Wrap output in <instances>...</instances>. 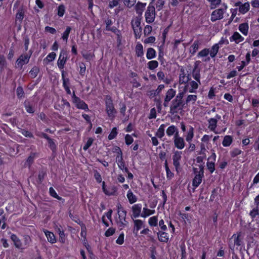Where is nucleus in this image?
Returning <instances> with one entry per match:
<instances>
[{
  "instance_id": "1",
  "label": "nucleus",
  "mask_w": 259,
  "mask_h": 259,
  "mask_svg": "<svg viewBox=\"0 0 259 259\" xmlns=\"http://www.w3.org/2000/svg\"><path fill=\"white\" fill-rule=\"evenodd\" d=\"M243 236L241 232L234 234L230 239L229 247L232 250L238 249L242 245Z\"/></svg>"
},
{
  "instance_id": "2",
  "label": "nucleus",
  "mask_w": 259,
  "mask_h": 259,
  "mask_svg": "<svg viewBox=\"0 0 259 259\" xmlns=\"http://www.w3.org/2000/svg\"><path fill=\"white\" fill-rule=\"evenodd\" d=\"M198 82L193 80H190L188 83L186 84L185 90L184 91L181 90L180 93H178L177 98H179L180 99H182L184 95L187 92L191 93H195L196 90L198 88Z\"/></svg>"
},
{
  "instance_id": "3",
  "label": "nucleus",
  "mask_w": 259,
  "mask_h": 259,
  "mask_svg": "<svg viewBox=\"0 0 259 259\" xmlns=\"http://www.w3.org/2000/svg\"><path fill=\"white\" fill-rule=\"evenodd\" d=\"M126 211L123 208L118 207V217L116 218V222L120 230L122 229L126 225Z\"/></svg>"
},
{
  "instance_id": "4",
  "label": "nucleus",
  "mask_w": 259,
  "mask_h": 259,
  "mask_svg": "<svg viewBox=\"0 0 259 259\" xmlns=\"http://www.w3.org/2000/svg\"><path fill=\"white\" fill-rule=\"evenodd\" d=\"M154 7L150 4L147 8L145 13V21L147 23H152L155 18V10Z\"/></svg>"
},
{
  "instance_id": "5",
  "label": "nucleus",
  "mask_w": 259,
  "mask_h": 259,
  "mask_svg": "<svg viewBox=\"0 0 259 259\" xmlns=\"http://www.w3.org/2000/svg\"><path fill=\"white\" fill-rule=\"evenodd\" d=\"M106 111L109 118L113 119L115 117L116 110L114 108L111 98L107 96L106 99Z\"/></svg>"
},
{
  "instance_id": "6",
  "label": "nucleus",
  "mask_w": 259,
  "mask_h": 259,
  "mask_svg": "<svg viewBox=\"0 0 259 259\" xmlns=\"http://www.w3.org/2000/svg\"><path fill=\"white\" fill-rule=\"evenodd\" d=\"M190 79L189 78V75H187L185 73L184 70H181V73L179 76V85L178 87L179 93L181 90H184L186 85L189 82Z\"/></svg>"
},
{
  "instance_id": "7",
  "label": "nucleus",
  "mask_w": 259,
  "mask_h": 259,
  "mask_svg": "<svg viewBox=\"0 0 259 259\" xmlns=\"http://www.w3.org/2000/svg\"><path fill=\"white\" fill-rule=\"evenodd\" d=\"M227 9V6L224 4L223 7L213 11L211 15L210 20L212 22L222 19L223 18V15Z\"/></svg>"
},
{
  "instance_id": "8",
  "label": "nucleus",
  "mask_w": 259,
  "mask_h": 259,
  "mask_svg": "<svg viewBox=\"0 0 259 259\" xmlns=\"http://www.w3.org/2000/svg\"><path fill=\"white\" fill-rule=\"evenodd\" d=\"M137 0H112L109 2V7L113 8L117 6L120 2H122L124 5L128 8H132L136 4Z\"/></svg>"
},
{
  "instance_id": "9",
  "label": "nucleus",
  "mask_w": 259,
  "mask_h": 259,
  "mask_svg": "<svg viewBox=\"0 0 259 259\" xmlns=\"http://www.w3.org/2000/svg\"><path fill=\"white\" fill-rule=\"evenodd\" d=\"M65 53L61 52L58 60V66L59 69L61 70L62 77V83L63 85L65 87V72L64 70V67L65 65Z\"/></svg>"
},
{
  "instance_id": "10",
  "label": "nucleus",
  "mask_w": 259,
  "mask_h": 259,
  "mask_svg": "<svg viewBox=\"0 0 259 259\" xmlns=\"http://www.w3.org/2000/svg\"><path fill=\"white\" fill-rule=\"evenodd\" d=\"M30 58V55L22 54L17 60L16 67L22 69L24 65L27 64Z\"/></svg>"
},
{
  "instance_id": "11",
  "label": "nucleus",
  "mask_w": 259,
  "mask_h": 259,
  "mask_svg": "<svg viewBox=\"0 0 259 259\" xmlns=\"http://www.w3.org/2000/svg\"><path fill=\"white\" fill-rule=\"evenodd\" d=\"M72 97V102L75 104V106L78 109H81L85 110H88V105L83 101L80 100L78 98L75 96L74 92H73Z\"/></svg>"
},
{
  "instance_id": "12",
  "label": "nucleus",
  "mask_w": 259,
  "mask_h": 259,
  "mask_svg": "<svg viewBox=\"0 0 259 259\" xmlns=\"http://www.w3.org/2000/svg\"><path fill=\"white\" fill-rule=\"evenodd\" d=\"M132 25L136 36L140 37V34L141 32L142 29L140 27L141 21L140 19L137 17L135 18L132 21Z\"/></svg>"
},
{
  "instance_id": "13",
  "label": "nucleus",
  "mask_w": 259,
  "mask_h": 259,
  "mask_svg": "<svg viewBox=\"0 0 259 259\" xmlns=\"http://www.w3.org/2000/svg\"><path fill=\"white\" fill-rule=\"evenodd\" d=\"M174 142L175 146L179 149H182L184 148L185 143L184 139L180 137L179 133L177 132L174 137Z\"/></svg>"
},
{
  "instance_id": "14",
  "label": "nucleus",
  "mask_w": 259,
  "mask_h": 259,
  "mask_svg": "<svg viewBox=\"0 0 259 259\" xmlns=\"http://www.w3.org/2000/svg\"><path fill=\"white\" fill-rule=\"evenodd\" d=\"M182 152L179 151H176L174 153L172 156L173 164L175 166L176 170H178V168L180 166V161L182 159Z\"/></svg>"
},
{
  "instance_id": "15",
  "label": "nucleus",
  "mask_w": 259,
  "mask_h": 259,
  "mask_svg": "<svg viewBox=\"0 0 259 259\" xmlns=\"http://www.w3.org/2000/svg\"><path fill=\"white\" fill-rule=\"evenodd\" d=\"M216 155L214 153H212V154L208 158V161L206 163V166L208 170L211 173H212L214 170V162L215 161Z\"/></svg>"
},
{
  "instance_id": "16",
  "label": "nucleus",
  "mask_w": 259,
  "mask_h": 259,
  "mask_svg": "<svg viewBox=\"0 0 259 259\" xmlns=\"http://www.w3.org/2000/svg\"><path fill=\"white\" fill-rule=\"evenodd\" d=\"M203 168H201L198 173L196 175L193 180V186L197 187L201 184L203 177Z\"/></svg>"
},
{
  "instance_id": "17",
  "label": "nucleus",
  "mask_w": 259,
  "mask_h": 259,
  "mask_svg": "<svg viewBox=\"0 0 259 259\" xmlns=\"http://www.w3.org/2000/svg\"><path fill=\"white\" fill-rule=\"evenodd\" d=\"M133 215L134 218H136L141 215L142 205L141 204H136L132 207Z\"/></svg>"
},
{
  "instance_id": "18",
  "label": "nucleus",
  "mask_w": 259,
  "mask_h": 259,
  "mask_svg": "<svg viewBox=\"0 0 259 259\" xmlns=\"http://www.w3.org/2000/svg\"><path fill=\"white\" fill-rule=\"evenodd\" d=\"M244 39V38L238 32H235L230 37V41H234L236 44H239L243 41Z\"/></svg>"
},
{
  "instance_id": "19",
  "label": "nucleus",
  "mask_w": 259,
  "mask_h": 259,
  "mask_svg": "<svg viewBox=\"0 0 259 259\" xmlns=\"http://www.w3.org/2000/svg\"><path fill=\"white\" fill-rule=\"evenodd\" d=\"M175 95L176 91L174 89H170L167 91L164 99V106H166V103H168L173 98Z\"/></svg>"
},
{
  "instance_id": "20",
  "label": "nucleus",
  "mask_w": 259,
  "mask_h": 259,
  "mask_svg": "<svg viewBox=\"0 0 259 259\" xmlns=\"http://www.w3.org/2000/svg\"><path fill=\"white\" fill-rule=\"evenodd\" d=\"M102 189L104 193L106 195L109 196L113 195L116 192V189L113 187L106 188L105 187V184L104 182H103L102 183Z\"/></svg>"
},
{
  "instance_id": "21",
  "label": "nucleus",
  "mask_w": 259,
  "mask_h": 259,
  "mask_svg": "<svg viewBox=\"0 0 259 259\" xmlns=\"http://www.w3.org/2000/svg\"><path fill=\"white\" fill-rule=\"evenodd\" d=\"M208 128L213 132L215 134H218L219 133L218 132L215 131V128L217 127V119L214 118H210L208 120Z\"/></svg>"
},
{
  "instance_id": "22",
  "label": "nucleus",
  "mask_w": 259,
  "mask_h": 259,
  "mask_svg": "<svg viewBox=\"0 0 259 259\" xmlns=\"http://www.w3.org/2000/svg\"><path fill=\"white\" fill-rule=\"evenodd\" d=\"M11 239L14 242V245L16 246V247L21 249H23L24 248L21 241L19 239V238L17 237L16 235L14 234L12 235Z\"/></svg>"
},
{
  "instance_id": "23",
  "label": "nucleus",
  "mask_w": 259,
  "mask_h": 259,
  "mask_svg": "<svg viewBox=\"0 0 259 259\" xmlns=\"http://www.w3.org/2000/svg\"><path fill=\"white\" fill-rule=\"evenodd\" d=\"M146 4L141 2H138L135 6V10L136 13L138 14L141 15L146 7Z\"/></svg>"
},
{
  "instance_id": "24",
  "label": "nucleus",
  "mask_w": 259,
  "mask_h": 259,
  "mask_svg": "<svg viewBox=\"0 0 259 259\" xmlns=\"http://www.w3.org/2000/svg\"><path fill=\"white\" fill-rule=\"evenodd\" d=\"M155 212V210H152L148 208L146 205L143 209V211L141 214V217L143 218H146L150 215L154 214Z\"/></svg>"
},
{
  "instance_id": "25",
  "label": "nucleus",
  "mask_w": 259,
  "mask_h": 259,
  "mask_svg": "<svg viewBox=\"0 0 259 259\" xmlns=\"http://www.w3.org/2000/svg\"><path fill=\"white\" fill-rule=\"evenodd\" d=\"M200 42L198 40H195L193 45L190 47L189 52L192 55H194L199 49Z\"/></svg>"
},
{
  "instance_id": "26",
  "label": "nucleus",
  "mask_w": 259,
  "mask_h": 259,
  "mask_svg": "<svg viewBox=\"0 0 259 259\" xmlns=\"http://www.w3.org/2000/svg\"><path fill=\"white\" fill-rule=\"evenodd\" d=\"M158 239L160 241L166 242L168 241L169 237L167 233L160 231L157 233Z\"/></svg>"
},
{
  "instance_id": "27",
  "label": "nucleus",
  "mask_w": 259,
  "mask_h": 259,
  "mask_svg": "<svg viewBox=\"0 0 259 259\" xmlns=\"http://www.w3.org/2000/svg\"><path fill=\"white\" fill-rule=\"evenodd\" d=\"M44 232L49 242H50L51 243H54L56 242L55 236L52 232L47 230H44Z\"/></svg>"
},
{
  "instance_id": "28",
  "label": "nucleus",
  "mask_w": 259,
  "mask_h": 259,
  "mask_svg": "<svg viewBox=\"0 0 259 259\" xmlns=\"http://www.w3.org/2000/svg\"><path fill=\"white\" fill-rule=\"evenodd\" d=\"M194 128L193 127L190 126L189 130L187 132V134L186 136V141L188 143L191 142L194 137Z\"/></svg>"
},
{
  "instance_id": "29",
  "label": "nucleus",
  "mask_w": 259,
  "mask_h": 259,
  "mask_svg": "<svg viewBox=\"0 0 259 259\" xmlns=\"http://www.w3.org/2000/svg\"><path fill=\"white\" fill-rule=\"evenodd\" d=\"M249 26L247 23H244L239 25V30L244 35L246 36L248 34Z\"/></svg>"
},
{
  "instance_id": "30",
  "label": "nucleus",
  "mask_w": 259,
  "mask_h": 259,
  "mask_svg": "<svg viewBox=\"0 0 259 259\" xmlns=\"http://www.w3.org/2000/svg\"><path fill=\"white\" fill-rule=\"evenodd\" d=\"M250 8V5L248 3H245L243 4H241L239 7V12L241 14H245L247 13Z\"/></svg>"
},
{
  "instance_id": "31",
  "label": "nucleus",
  "mask_w": 259,
  "mask_h": 259,
  "mask_svg": "<svg viewBox=\"0 0 259 259\" xmlns=\"http://www.w3.org/2000/svg\"><path fill=\"white\" fill-rule=\"evenodd\" d=\"M157 76L160 80L162 81L166 84H169L170 82V80L165 77V75L162 71L158 72Z\"/></svg>"
},
{
  "instance_id": "32",
  "label": "nucleus",
  "mask_w": 259,
  "mask_h": 259,
  "mask_svg": "<svg viewBox=\"0 0 259 259\" xmlns=\"http://www.w3.org/2000/svg\"><path fill=\"white\" fill-rule=\"evenodd\" d=\"M197 99V96L195 95H189L187 96L186 103L187 105L194 104Z\"/></svg>"
},
{
  "instance_id": "33",
  "label": "nucleus",
  "mask_w": 259,
  "mask_h": 259,
  "mask_svg": "<svg viewBox=\"0 0 259 259\" xmlns=\"http://www.w3.org/2000/svg\"><path fill=\"white\" fill-rule=\"evenodd\" d=\"M177 132H178V130H177V127L174 125H172L169 126L167 128L166 131V133L167 135L169 137H170L174 135H175V134Z\"/></svg>"
},
{
  "instance_id": "34",
  "label": "nucleus",
  "mask_w": 259,
  "mask_h": 259,
  "mask_svg": "<svg viewBox=\"0 0 259 259\" xmlns=\"http://www.w3.org/2000/svg\"><path fill=\"white\" fill-rule=\"evenodd\" d=\"M156 56V51L152 48H148L147 49L146 53V57L148 59H152L154 58Z\"/></svg>"
},
{
  "instance_id": "35",
  "label": "nucleus",
  "mask_w": 259,
  "mask_h": 259,
  "mask_svg": "<svg viewBox=\"0 0 259 259\" xmlns=\"http://www.w3.org/2000/svg\"><path fill=\"white\" fill-rule=\"evenodd\" d=\"M233 138L230 136H225L222 142V144L224 147L229 146L232 143Z\"/></svg>"
},
{
  "instance_id": "36",
  "label": "nucleus",
  "mask_w": 259,
  "mask_h": 259,
  "mask_svg": "<svg viewBox=\"0 0 259 259\" xmlns=\"http://www.w3.org/2000/svg\"><path fill=\"white\" fill-rule=\"evenodd\" d=\"M127 197L131 204H133L136 202L137 200L136 196L133 194V193L129 190L127 193Z\"/></svg>"
},
{
  "instance_id": "37",
  "label": "nucleus",
  "mask_w": 259,
  "mask_h": 259,
  "mask_svg": "<svg viewBox=\"0 0 259 259\" xmlns=\"http://www.w3.org/2000/svg\"><path fill=\"white\" fill-rule=\"evenodd\" d=\"M219 49V45L217 44L214 45L212 47V48H211V50H209V53L211 57L213 58L216 56V55L217 54V53L218 52Z\"/></svg>"
},
{
  "instance_id": "38",
  "label": "nucleus",
  "mask_w": 259,
  "mask_h": 259,
  "mask_svg": "<svg viewBox=\"0 0 259 259\" xmlns=\"http://www.w3.org/2000/svg\"><path fill=\"white\" fill-rule=\"evenodd\" d=\"M136 53L138 57H141L143 55V46L140 43H138L136 46Z\"/></svg>"
},
{
  "instance_id": "39",
  "label": "nucleus",
  "mask_w": 259,
  "mask_h": 259,
  "mask_svg": "<svg viewBox=\"0 0 259 259\" xmlns=\"http://www.w3.org/2000/svg\"><path fill=\"white\" fill-rule=\"evenodd\" d=\"M164 128L165 125L164 124H161L156 133V136L159 138H162L164 135Z\"/></svg>"
},
{
  "instance_id": "40",
  "label": "nucleus",
  "mask_w": 259,
  "mask_h": 259,
  "mask_svg": "<svg viewBox=\"0 0 259 259\" xmlns=\"http://www.w3.org/2000/svg\"><path fill=\"white\" fill-rule=\"evenodd\" d=\"M105 23L106 25V28L107 30L111 31L114 32H115L117 30L115 27H111V25L112 24V21L111 19H108L106 20Z\"/></svg>"
},
{
  "instance_id": "41",
  "label": "nucleus",
  "mask_w": 259,
  "mask_h": 259,
  "mask_svg": "<svg viewBox=\"0 0 259 259\" xmlns=\"http://www.w3.org/2000/svg\"><path fill=\"white\" fill-rule=\"evenodd\" d=\"M158 217L157 216H153L150 217L148 220V224L150 226L155 227L157 225Z\"/></svg>"
},
{
  "instance_id": "42",
  "label": "nucleus",
  "mask_w": 259,
  "mask_h": 259,
  "mask_svg": "<svg viewBox=\"0 0 259 259\" xmlns=\"http://www.w3.org/2000/svg\"><path fill=\"white\" fill-rule=\"evenodd\" d=\"M158 66V62L156 60L150 61L148 63V67L150 70H154Z\"/></svg>"
},
{
  "instance_id": "43",
  "label": "nucleus",
  "mask_w": 259,
  "mask_h": 259,
  "mask_svg": "<svg viewBox=\"0 0 259 259\" xmlns=\"http://www.w3.org/2000/svg\"><path fill=\"white\" fill-rule=\"evenodd\" d=\"M83 57L88 61H91L94 58V55L91 52H83Z\"/></svg>"
},
{
  "instance_id": "44",
  "label": "nucleus",
  "mask_w": 259,
  "mask_h": 259,
  "mask_svg": "<svg viewBox=\"0 0 259 259\" xmlns=\"http://www.w3.org/2000/svg\"><path fill=\"white\" fill-rule=\"evenodd\" d=\"M164 166L166 172V177L170 180L173 177L174 174L170 170L166 161L164 163Z\"/></svg>"
},
{
  "instance_id": "45",
  "label": "nucleus",
  "mask_w": 259,
  "mask_h": 259,
  "mask_svg": "<svg viewBox=\"0 0 259 259\" xmlns=\"http://www.w3.org/2000/svg\"><path fill=\"white\" fill-rule=\"evenodd\" d=\"M24 18V12L22 10L19 11L16 14V20L21 23Z\"/></svg>"
},
{
  "instance_id": "46",
  "label": "nucleus",
  "mask_w": 259,
  "mask_h": 259,
  "mask_svg": "<svg viewBox=\"0 0 259 259\" xmlns=\"http://www.w3.org/2000/svg\"><path fill=\"white\" fill-rule=\"evenodd\" d=\"M209 53V50L208 49H204L199 52L197 55L198 57H204L207 56Z\"/></svg>"
},
{
  "instance_id": "47",
  "label": "nucleus",
  "mask_w": 259,
  "mask_h": 259,
  "mask_svg": "<svg viewBox=\"0 0 259 259\" xmlns=\"http://www.w3.org/2000/svg\"><path fill=\"white\" fill-rule=\"evenodd\" d=\"M134 224L135 227L137 231H139V230H140L142 228L143 225V222L140 220H135L134 221Z\"/></svg>"
},
{
  "instance_id": "48",
  "label": "nucleus",
  "mask_w": 259,
  "mask_h": 259,
  "mask_svg": "<svg viewBox=\"0 0 259 259\" xmlns=\"http://www.w3.org/2000/svg\"><path fill=\"white\" fill-rule=\"evenodd\" d=\"M117 135V128L116 127H114L112 128L111 133L108 136V139L109 140H111L114 139Z\"/></svg>"
},
{
  "instance_id": "49",
  "label": "nucleus",
  "mask_w": 259,
  "mask_h": 259,
  "mask_svg": "<svg viewBox=\"0 0 259 259\" xmlns=\"http://www.w3.org/2000/svg\"><path fill=\"white\" fill-rule=\"evenodd\" d=\"M38 71V68L37 67H34L30 71L29 73L31 77L34 78L37 76Z\"/></svg>"
},
{
  "instance_id": "50",
  "label": "nucleus",
  "mask_w": 259,
  "mask_h": 259,
  "mask_svg": "<svg viewBox=\"0 0 259 259\" xmlns=\"http://www.w3.org/2000/svg\"><path fill=\"white\" fill-rule=\"evenodd\" d=\"M94 139L92 138L88 139L87 142L85 143L83 147V149L86 151L93 144Z\"/></svg>"
},
{
  "instance_id": "51",
  "label": "nucleus",
  "mask_w": 259,
  "mask_h": 259,
  "mask_svg": "<svg viewBox=\"0 0 259 259\" xmlns=\"http://www.w3.org/2000/svg\"><path fill=\"white\" fill-rule=\"evenodd\" d=\"M44 137L48 140V144L50 148L52 150H54L55 148V144L54 142L51 139H49L46 135H44Z\"/></svg>"
},
{
  "instance_id": "52",
  "label": "nucleus",
  "mask_w": 259,
  "mask_h": 259,
  "mask_svg": "<svg viewBox=\"0 0 259 259\" xmlns=\"http://www.w3.org/2000/svg\"><path fill=\"white\" fill-rule=\"evenodd\" d=\"M55 57L56 54L55 53L52 52L47 56L44 61H48V62L52 61L55 59Z\"/></svg>"
},
{
  "instance_id": "53",
  "label": "nucleus",
  "mask_w": 259,
  "mask_h": 259,
  "mask_svg": "<svg viewBox=\"0 0 259 259\" xmlns=\"http://www.w3.org/2000/svg\"><path fill=\"white\" fill-rule=\"evenodd\" d=\"M211 4V8H215L221 3V0H208Z\"/></svg>"
},
{
  "instance_id": "54",
  "label": "nucleus",
  "mask_w": 259,
  "mask_h": 259,
  "mask_svg": "<svg viewBox=\"0 0 259 259\" xmlns=\"http://www.w3.org/2000/svg\"><path fill=\"white\" fill-rule=\"evenodd\" d=\"M124 234L121 233L116 241V243L119 245L122 244L124 242Z\"/></svg>"
},
{
  "instance_id": "55",
  "label": "nucleus",
  "mask_w": 259,
  "mask_h": 259,
  "mask_svg": "<svg viewBox=\"0 0 259 259\" xmlns=\"http://www.w3.org/2000/svg\"><path fill=\"white\" fill-rule=\"evenodd\" d=\"M20 132L23 135H24L26 137H29V138L33 137L32 134L27 130L22 129V130H21Z\"/></svg>"
},
{
  "instance_id": "56",
  "label": "nucleus",
  "mask_w": 259,
  "mask_h": 259,
  "mask_svg": "<svg viewBox=\"0 0 259 259\" xmlns=\"http://www.w3.org/2000/svg\"><path fill=\"white\" fill-rule=\"evenodd\" d=\"M152 28L150 25H146L144 29V33L145 35H149L152 31Z\"/></svg>"
},
{
  "instance_id": "57",
  "label": "nucleus",
  "mask_w": 259,
  "mask_h": 259,
  "mask_svg": "<svg viewBox=\"0 0 259 259\" xmlns=\"http://www.w3.org/2000/svg\"><path fill=\"white\" fill-rule=\"evenodd\" d=\"M164 4L163 0H158L156 2V7L158 11L160 10Z\"/></svg>"
},
{
  "instance_id": "58",
  "label": "nucleus",
  "mask_w": 259,
  "mask_h": 259,
  "mask_svg": "<svg viewBox=\"0 0 259 259\" xmlns=\"http://www.w3.org/2000/svg\"><path fill=\"white\" fill-rule=\"evenodd\" d=\"M65 11V7L63 5H60L58 7V15L60 17H62L64 15V13Z\"/></svg>"
},
{
  "instance_id": "59",
  "label": "nucleus",
  "mask_w": 259,
  "mask_h": 259,
  "mask_svg": "<svg viewBox=\"0 0 259 259\" xmlns=\"http://www.w3.org/2000/svg\"><path fill=\"white\" fill-rule=\"evenodd\" d=\"M25 109L28 113H32L34 112L33 108L29 105L28 102H25Z\"/></svg>"
},
{
  "instance_id": "60",
  "label": "nucleus",
  "mask_w": 259,
  "mask_h": 259,
  "mask_svg": "<svg viewBox=\"0 0 259 259\" xmlns=\"http://www.w3.org/2000/svg\"><path fill=\"white\" fill-rule=\"evenodd\" d=\"M49 192L50 195L53 196L54 198H56L58 199H60V198L59 197V196L57 195V193L56 192L55 190L52 188L51 187L49 190Z\"/></svg>"
},
{
  "instance_id": "61",
  "label": "nucleus",
  "mask_w": 259,
  "mask_h": 259,
  "mask_svg": "<svg viewBox=\"0 0 259 259\" xmlns=\"http://www.w3.org/2000/svg\"><path fill=\"white\" fill-rule=\"evenodd\" d=\"M241 153V150L239 149H234L231 152V156L234 157Z\"/></svg>"
},
{
  "instance_id": "62",
  "label": "nucleus",
  "mask_w": 259,
  "mask_h": 259,
  "mask_svg": "<svg viewBox=\"0 0 259 259\" xmlns=\"http://www.w3.org/2000/svg\"><path fill=\"white\" fill-rule=\"evenodd\" d=\"M94 177L98 183H100L102 182V179L101 176L97 170L95 171Z\"/></svg>"
},
{
  "instance_id": "63",
  "label": "nucleus",
  "mask_w": 259,
  "mask_h": 259,
  "mask_svg": "<svg viewBox=\"0 0 259 259\" xmlns=\"http://www.w3.org/2000/svg\"><path fill=\"white\" fill-rule=\"evenodd\" d=\"M133 138L130 135H126L125 137V143L127 145L131 144L133 142Z\"/></svg>"
},
{
  "instance_id": "64",
  "label": "nucleus",
  "mask_w": 259,
  "mask_h": 259,
  "mask_svg": "<svg viewBox=\"0 0 259 259\" xmlns=\"http://www.w3.org/2000/svg\"><path fill=\"white\" fill-rule=\"evenodd\" d=\"M258 208H253L250 212V215L252 218H254L256 215H257L259 214L258 212Z\"/></svg>"
}]
</instances>
